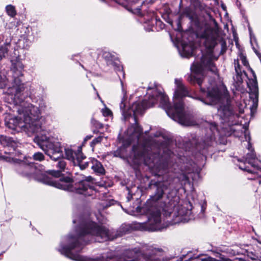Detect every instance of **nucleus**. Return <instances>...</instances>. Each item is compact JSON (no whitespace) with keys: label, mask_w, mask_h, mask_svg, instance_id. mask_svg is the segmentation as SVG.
Segmentation results:
<instances>
[{"label":"nucleus","mask_w":261,"mask_h":261,"mask_svg":"<svg viewBox=\"0 0 261 261\" xmlns=\"http://www.w3.org/2000/svg\"><path fill=\"white\" fill-rule=\"evenodd\" d=\"M237 254H242L247 256L248 257L250 258L251 261H261V256L258 257L257 255L253 253L252 252H249L247 250H243L241 249L240 251H237ZM236 260L238 261H250L248 260L247 259L245 258H241V257H237L236 258Z\"/></svg>","instance_id":"18"},{"label":"nucleus","mask_w":261,"mask_h":261,"mask_svg":"<svg viewBox=\"0 0 261 261\" xmlns=\"http://www.w3.org/2000/svg\"><path fill=\"white\" fill-rule=\"evenodd\" d=\"M208 16L209 18L210 23L212 25V28L211 29H212V31H216L217 28V23L216 20L211 15H208Z\"/></svg>","instance_id":"24"},{"label":"nucleus","mask_w":261,"mask_h":261,"mask_svg":"<svg viewBox=\"0 0 261 261\" xmlns=\"http://www.w3.org/2000/svg\"><path fill=\"white\" fill-rule=\"evenodd\" d=\"M258 182H259V184L260 185H261V180H259V181H258Z\"/></svg>","instance_id":"34"},{"label":"nucleus","mask_w":261,"mask_h":261,"mask_svg":"<svg viewBox=\"0 0 261 261\" xmlns=\"http://www.w3.org/2000/svg\"><path fill=\"white\" fill-rule=\"evenodd\" d=\"M197 261H218V259H217L215 258L208 256H204L199 257L197 259Z\"/></svg>","instance_id":"26"},{"label":"nucleus","mask_w":261,"mask_h":261,"mask_svg":"<svg viewBox=\"0 0 261 261\" xmlns=\"http://www.w3.org/2000/svg\"><path fill=\"white\" fill-rule=\"evenodd\" d=\"M205 69L198 62H194L191 66V73L189 75L188 80L192 84L197 83L200 87L202 93L206 92L205 98L202 96H192L190 94L189 88L185 85L181 79L176 78L174 80L175 88L173 95V106H172L168 101L167 95L161 90L156 87L147 89L145 98L140 101H136L130 107L132 118L134 124L130 126L126 132V136L130 144L133 142L139 143L141 141L143 130L137 123V117L142 115L145 111L153 107L159 102L160 106L163 108L167 114L173 120L179 124L190 126L195 124L193 116L184 110L182 99L188 96L201 101L206 105H214L220 103L218 108V116L220 118V129L215 123H206V134L202 142L196 143L197 149L199 150L202 154L205 153L206 147L212 145L215 140L216 135L230 136L233 135L236 137L243 138L241 141L248 146V152L245 158V163L250 165L253 169H249L246 166L239 165V168L250 172L254 175V177L249 178L255 179V176L261 177V168L256 165V155L250 144V137L246 126L243 125L241 119V115L244 113V106L241 105L239 108V113L231 105L230 99L226 87L222 84L217 85L216 80L213 78L210 80L208 77L203 76Z\"/></svg>","instance_id":"1"},{"label":"nucleus","mask_w":261,"mask_h":261,"mask_svg":"<svg viewBox=\"0 0 261 261\" xmlns=\"http://www.w3.org/2000/svg\"><path fill=\"white\" fill-rule=\"evenodd\" d=\"M8 80L5 76H2L0 75V88L3 89L7 84Z\"/></svg>","instance_id":"27"},{"label":"nucleus","mask_w":261,"mask_h":261,"mask_svg":"<svg viewBox=\"0 0 261 261\" xmlns=\"http://www.w3.org/2000/svg\"><path fill=\"white\" fill-rule=\"evenodd\" d=\"M92 137V136H91V135L87 136L85 138V139H84V142H83V144H84L85 143H86V142L87 141H88V140H90Z\"/></svg>","instance_id":"30"},{"label":"nucleus","mask_w":261,"mask_h":261,"mask_svg":"<svg viewBox=\"0 0 261 261\" xmlns=\"http://www.w3.org/2000/svg\"><path fill=\"white\" fill-rule=\"evenodd\" d=\"M185 205L178 206L173 213V223H186L194 219L192 212V206L190 202Z\"/></svg>","instance_id":"13"},{"label":"nucleus","mask_w":261,"mask_h":261,"mask_svg":"<svg viewBox=\"0 0 261 261\" xmlns=\"http://www.w3.org/2000/svg\"><path fill=\"white\" fill-rule=\"evenodd\" d=\"M167 187L164 184L156 186V190L153 195L146 201L142 207H137V211L147 216V222H135L134 228L141 231H155L163 229L161 220V211L164 210L165 203L163 202L164 190Z\"/></svg>","instance_id":"7"},{"label":"nucleus","mask_w":261,"mask_h":261,"mask_svg":"<svg viewBox=\"0 0 261 261\" xmlns=\"http://www.w3.org/2000/svg\"><path fill=\"white\" fill-rule=\"evenodd\" d=\"M66 162L63 160H60L57 167L60 169V171H50L48 173L46 174L50 177H53L56 180H60L61 178L68 177V176L62 177L60 178L57 177H59L61 174V171L64 170L66 167ZM71 180V189H63V190L68 191L70 192H75L77 194H83L85 196H92L94 194L96 193V191L94 189L93 183L94 179L91 176H88L85 179L82 180L78 184H75V186L73 185V179L69 177Z\"/></svg>","instance_id":"11"},{"label":"nucleus","mask_w":261,"mask_h":261,"mask_svg":"<svg viewBox=\"0 0 261 261\" xmlns=\"http://www.w3.org/2000/svg\"><path fill=\"white\" fill-rule=\"evenodd\" d=\"M127 200H128V201H129V200H130L129 197H127Z\"/></svg>","instance_id":"35"},{"label":"nucleus","mask_w":261,"mask_h":261,"mask_svg":"<svg viewBox=\"0 0 261 261\" xmlns=\"http://www.w3.org/2000/svg\"><path fill=\"white\" fill-rule=\"evenodd\" d=\"M97 95L99 98V99L100 100L101 103L104 106V108H102L101 110V112L102 114V115L105 117H109V116H112V111L107 107L106 104L104 103L103 101L101 99V97L99 95L98 93L97 92Z\"/></svg>","instance_id":"20"},{"label":"nucleus","mask_w":261,"mask_h":261,"mask_svg":"<svg viewBox=\"0 0 261 261\" xmlns=\"http://www.w3.org/2000/svg\"><path fill=\"white\" fill-rule=\"evenodd\" d=\"M34 141L53 160L57 161L63 157L72 163L74 166H79L82 170L88 166L89 162H83L86 157L82 151L81 146H79L76 150L71 146H66L63 153L61 143L58 138L53 137L48 133L44 134L43 131L35 136Z\"/></svg>","instance_id":"6"},{"label":"nucleus","mask_w":261,"mask_h":261,"mask_svg":"<svg viewBox=\"0 0 261 261\" xmlns=\"http://www.w3.org/2000/svg\"><path fill=\"white\" fill-rule=\"evenodd\" d=\"M102 52L100 49H86L82 53V61L87 59L95 60L98 58L99 55Z\"/></svg>","instance_id":"17"},{"label":"nucleus","mask_w":261,"mask_h":261,"mask_svg":"<svg viewBox=\"0 0 261 261\" xmlns=\"http://www.w3.org/2000/svg\"><path fill=\"white\" fill-rule=\"evenodd\" d=\"M183 15L188 17L191 20H194L195 17L194 13L190 8H186L185 9Z\"/></svg>","instance_id":"23"},{"label":"nucleus","mask_w":261,"mask_h":261,"mask_svg":"<svg viewBox=\"0 0 261 261\" xmlns=\"http://www.w3.org/2000/svg\"><path fill=\"white\" fill-rule=\"evenodd\" d=\"M5 10L7 14L11 17H14L17 14L15 6L12 5H7Z\"/></svg>","instance_id":"21"},{"label":"nucleus","mask_w":261,"mask_h":261,"mask_svg":"<svg viewBox=\"0 0 261 261\" xmlns=\"http://www.w3.org/2000/svg\"><path fill=\"white\" fill-rule=\"evenodd\" d=\"M44 155L41 152H36L34 154L33 158L35 160L41 161L44 160Z\"/></svg>","instance_id":"28"},{"label":"nucleus","mask_w":261,"mask_h":261,"mask_svg":"<svg viewBox=\"0 0 261 261\" xmlns=\"http://www.w3.org/2000/svg\"><path fill=\"white\" fill-rule=\"evenodd\" d=\"M171 40L177 48L181 56L189 58L192 56L198 47L203 46L206 55H203L201 63L202 68L209 70L208 76L214 75L215 80L219 77L217 69L212 62L217 58L213 56V48L218 42L222 50L226 48V42L223 38L225 34H169Z\"/></svg>","instance_id":"5"},{"label":"nucleus","mask_w":261,"mask_h":261,"mask_svg":"<svg viewBox=\"0 0 261 261\" xmlns=\"http://www.w3.org/2000/svg\"><path fill=\"white\" fill-rule=\"evenodd\" d=\"M239 60L241 61L242 64L246 67L249 66V63L246 59V58L242 54H240L239 55V59H235L234 60V66L236 71V75L233 76V84L238 90H241L242 89V84L244 76H246V73L244 71H242L239 65Z\"/></svg>","instance_id":"14"},{"label":"nucleus","mask_w":261,"mask_h":261,"mask_svg":"<svg viewBox=\"0 0 261 261\" xmlns=\"http://www.w3.org/2000/svg\"><path fill=\"white\" fill-rule=\"evenodd\" d=\"M147 31H148V32H150V31L153 32L154 30L152 29H148L147 30Z\"/></svg>","instance_id":"31"},{"label":"nucleus","mask_w":261,"mask_h":261,"mask_svg":"<svg viewBox=\"0 0 261 261\" xmlns=\"http://www.w3.org/2000/svg\"><path fill=\"white\" fill-rule=\"evenodd\" d=\"M83 162H87V161L84 160ZM88 165H91V168L93 171L97 174H103L105 173V169L100 162L95 159H90Z\"/></svg>","instance_id":"19"},{"label":"nucleus","mask_w":261,"mask_h":261,"mask_svg":"<svg viewBox=\"0 0 261 261\" xmlns=\"http://www.w3.org/2000/svg\"><path fill=\"white\" fill-rule=\"evenodd\" d=\"M77 224L75 231L62 238L57 250L61 254L75 261H114L112 253L102 254L96 257H87L80 255L84 246L92 242H102L122 236L121 232L111 231L106 227L99 225L88 217L80 216L73 219ZM161 248L144 244L128 249L123 257L117 261H160Z\"/></svg>","instance_id":"2"},{"label":"nucleus","mask_w":261,"mask_h":261,"mask_svg":"<svg viewBox=\"0 0 261 261\" xmlns=\"http://www.w3.org/2000/svg\"><path fill=\"white\" fill-rule=\"evenodd\" d=\"M10 244L6 241H2L0 243V255L4 253L10 247Z\"/></svg>","instance_id":"22"},{"label":"nucleus","mask_w":261,"mask_h":261,"mask_svg":"<svg viewBox=\"0 0 261 261\" xmlns=\"http://www.w3.org/2000/svg\"><path fill=\"white\" fill-rule=\"evenodd\" d=\"M0 143L4 147L8 148L5 150L6 155H0V160L7 162H15L14 156L21 153L19 150L16 149L19 144L12 138L4 135H0Z\"/></svg>","instance_id":"12"},{"label":"nucleus","mask_w":261,"mask_h":261,"mask_svg":"<svg viewBox=\"0 0 261 261\" xmlns=\"http://www.w3.org/2000/svg\"><path fill=\"white\" fill-rule=\"evenodd\" d=\"M200 213L199 214V218H203L204 216V211L206 209V203L205 202H203L200 206Z\"/></svg>","instance_id":"29"},{"label":"nucleus","mask_w":261,"mask_h":261,"mask_svg":"<svg viewBox=\"0 0 261 261\" xmlns=\"http://www.w3.org/2000/svg\"><path fill=\"white\" fill-rule=\"evenodd\" d=\"M222 8L223 9H224V7L223 6H222Z\"/></svg>","instance_id":"36"},{"label":"nucleus","mask_w":261,"mask_h":261,"mask_svg":"<svg viewBox=\"0 0 261 261\" xmlns=\"http://www.w3.org/2000/svg\"><path fill=\"white\" fill-rule=\"evenodd\" d=\"M247 84L250 91V98L252 102V107L256 109L258 106V89L256 77L254 76L253 79H248Z\"/></svg>","instance_id":"15"},{"label":"nucleus","mask_w":261,"mask_h":261,"mask_svg":"<svg viewBox=\"0 0 261 261\" xmlns=\"http://www.w3.org/2000/svg\"><path fill=\"white\" fill-rule=\"evenodd\" d=\"M102 127V124L100 123L99 124V127Z\"/></svg>","instance_id":"33"},{"label":"nucleus","mask_w":261,"mask_h":261,"mask_svg":"<svg viewBox=\"0 0 261 261\" xmlns=\"http://www.w3.org/2000/svg\"><path fill=\"white\" fill-rule=\"evenodd\" d=\"M12 86L4 91V100L9 106H0L5 111L6 126L15 132L24 131L29 136L41 130V113L46 107L41 97H37L32 92L28 97L23 83H12Z\"/></svg>","instance_id":"3"},{"label":"nucleus","mask_w":261,"mask_h":261,"mask_svg":"<svg viewBox=\"0 0 261 261\" xmlns=\"http://www.w3.org/2000/svg\"><path fill=\"white\" fill-rule=\"evenodd\" d=\"M102 139H103L102 136H99V137L94 139L90 143L91 147H92L93 149L94 146L96 144L100 143L101 142V141L102 140Z\"/></svg>","instance_id":"25"},{"label":"nucleus","mask_w":261,"mask_h":261,"mask_svg":"<svg viewBox=\"0 0 261 261\" xmlns=\"http://www.w3.org/2000/svg\"><path fill=\"white\" fill-rule=\"evenodd\" d=\"M102 56L105 60L107 65L110 68L113 69L117 72V74L120 79L122 93L123 94V97L120 103V109L121 111L123 119L126 120L127 119H129V116H131L132 114L130 112V108L129 109H127L126 108V104L127 102L126 87L122 79L120 77V75H122V77L124 79L125 74L123 70V67L121 65L118 57L114 53L104 51L102 52Z\"/></svg>","instance_id":"10"},{"label":"nucleus","mask_w":261,"mask_h":261,"mask_svg":"<svg viewBox=\"0 0 261 261\" xmlns=\"http://www.w3.org/2000/svg\"><path fill=\"white\" fill-rule=\"evenodd\" d=\"M29 34H24L20 36L14 48L12 54L10 55L11 63L10 70L12 73V83H23L24 66L22 60L25 58L26 54L24 49H28L32 41Z\"/></svg>","instance_id":"9"},{"label":"nucleus","mask_w":261,"mask_h":261,"mask_svg":"<svg viewBox=\"0 0 261 261\" xmlns=\"http://www.w3.org/2000/svg\"><path fill=\"white\" fill-rule=\"evenodd\" d=\"M76 56V55H72V57H71V59H72V60H74V57H75Z\"/></svg>","instance_id":"32"},{"label":"nucleus","mask_w":261,"mask_h":261,"mask_svg":"<svg viewBox=\"0 0 261 261\" xmlns=\"http://www.w3.org/2000/svg\"><path fill=\"white\" fill-rule=\"evenodd\" d=\"M155 139L150 146L137 144L134 145L129 155L125 153L126 147L123 145L114 152L115 156L125 158L129 164L139 165L144 163L155 172L158 175H161L169 172H174L181 184L189 182L192 170L176 169L178 165L173 163L174 154L167 146V142L162 133L158 132L154 134Z\"/></svg>","instance_id":"4"},{"label":"nucleus","mask_w":261,"mask_h":261,"mask_svg":"<svg viewBox=\"0 0 261 261\" xmlns=\"http://www.w3.org/2000/svg\"><path fill=\"white\" fill-rule=\"evenodd\" d=\"M16 163V170L17 172L23 176L28 178H34L44 184L55 187L59 189H71V179L69 177L61 178L60 180L49 177L45 171L39 169L38 165L34 163L26 164L21 159H17L14 156Z\"/></svg>","instance_id":"8"},{"label":"nucleus","mask_w":261,"mask_h":261,"mask_svg":"<svg viewBox=\"0 0 261 261\" xmlns=\"http://www.w3.org/2000/svg\"><path fill=\"white\" fill-rule=\"evenodd\" d=\"M5 38L4 34H0V61L3 58H7L9 56V49L11 47L10 37H7L5 41L4 39Z\"/></svg>","instance_id":"16"}]
</instances>
